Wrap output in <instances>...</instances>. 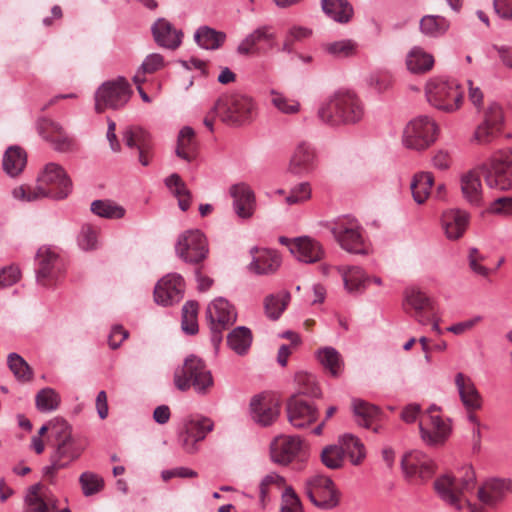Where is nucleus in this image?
<instances>
[{"label": "nucleus", "mask_w": 512, "mask_h": 512, "mask_svg": "<svg viewBox=\"0 0 512 512\" xmlns=\"http://www.w3.org/2000/svg\"><path fill=\"white\" fill-rule=\"evenodd\" d=\"M325 50L336 58H347L356 54L357 43L350 39L335 41L326 44Z\"/></svg>", "instance_id": "4d7b16f0"}, {"label": "nucleus", "mask_w": 512, "mask_h": 512, "mask_svg": "<svg viewBox=\"0 0 512 512\" xmlns=\"http://www.w3.org/2000/svg\"><path fill=\"white\" fill-rule=\"evenodd\" d=\"M91 211L100 217L109 219H120L125 214L122 206L109 200H96L92 202Z\"/></svg>", "instance_id": "603ef678"}, {"label": "nucleus", "mask_w": 512, "mask_h": 512, "mask_svg": "<svg viewBox=\"0 0 512 512\" xmlns=\"http://www.w3.org/2000/svg\"><path fill=\"white\" fill-rule=\"evenodd\" d=\"M317 168V154L308 142H300L289 159L287 171L293 176L305 177Z\"/></svg>", "instance_id": "aec40b11"}, {"label": "nucleus", "mask_w": 512, "mask_h": 512, "mask_svg": "<svg viewBox=\"0 0 512 512\" xmlns=\"http://www.w3.org/2000/svg\"><path fill=\"white\" fill-rule=\"evenodd\" d=\"M126 145L130 148L143 149L152 147L150 134L141 127H131L124 133Z\"/></svg>", "instance_id": "864d4df0"}, {"label": "nucleus", "mask_w": 512, "mask_h": 512, "mask_svg": "<svg viewBox=\"0 0 512 512\" xmlns=\"http://www.w3.org/2000/svg\"><path fill=\"white\" fill-rule=\"evenodd\" d=\"M174 384L180 391H187L191 387L199 393H206L213 385L211 372L205 363L194 355L188 356L183 366L174 373Z\"/></svg>", "instance_id": "423d86ee"}, {"label": "nucleus", "mask_w": 512, "mask_h": 512, "mask_svg": "<svg viewBox=\"0 0 512 512\" xmlns=\"http://www.w3.org/2000/svg\"><path fill=\"white\" fill-rule=\"evenodd\" d=\"M214 110L223 123L230 126H242L253 120L257 105L251 96L233 92L219 97L214 105Z\"/></svg>", "instance_id": "39448f33"}, {"label": "nucleus", "mask_w": 512, "mask_h": 512, "mask_svg": "<svg viewBox=\"0 0 512 512\" xmlns=\"http://www.w3.org/2000/svg\"><path fill=\"white\" fill-rule=\"evenodd\" d=\"M427 101L436 109L454 112L460 108L464 90L456 80L430 79L425 87Z\"/></svg>", "instance_id": "0eeeda50"}, {"label": "nucleus", "mask_w": 512, "mask_h": 512, "mask_svg": "<svg viewBox=\"0 0 512 512\" xmlns=\"http://www.w3.org/2000/svg\"><path fill=\"white\" fill-rule=\"evenodd\" d=\"M484 181L489 188L512 190V148L495 152L487 164L481 166Z\"/></svg>", "instance_id": "6e6552de"}, {"label": "nucleus", "mask_w": 512, "mask_h": 512, "mask_svg": "<svg viewBox=\"0 0 512 512\" xmlns=\"http://www.w3.org/2000/svg\"><path fill=\"white\" fill-rule=\"evenodd\" d=\"M290 300L291 295L285 290L266 296L264 298L266 316L271 320H277L287 308Z\"/></svg>", "instance_id": "37998d69"}, {"label": "nucleus", "mask_w": 512, "mask_h": 512, "mask_svg": "<svg viewBox=\"0 0 512 512\" xmlns=\"http://www.w3.org/2000/svg\"><path fill=\"white\" fill-rule=\"evenodd\" d=\"M280 414V400L272 394L263 393L254 396L250 401L252 420L261 426L274 423Z\"/></svg>", "instance_id": "6ab92c4d"}, {"label": "nucleus", "mask_w": 512, "mask_h": 512, "mask_svg": "<svg viewBox=\"0 0 512 512\" xmlns=\"http://www.w3.org/2000/svg\"><path fill=\"white\" fill-rule=\"evenodd\" d=\"M306 493L311 502L323 510L334 509L340 503L341 492L328 476L313 475L308 478Z\"/></svg>", "instance_id": "f8f14e48"}, {"label": "nucleus", "mask_w": 512, "mask_h": 512, "mask_svg": "<svg viewBox=\"0 0 512 512\" xmlns=\"http://www.w3.org/2000/svg\"><path fill=\"white\" fill-rule=\"evenodd\" d=\"M302 441L298 436L280 435L271 443V458L275 463L287 465L298 455Z\"/></svg>", "instance_id": "a878e982"}, {"label": "nucleus", "mask_w": 512, "mask_h": 512, "mask_svg": "<svg viewBox=\"0 0 512 512\" xmlns=\"http://www.w3.org/2000/svg\"><path fill=\"white\" fill-rule=\"evenodd\" d=\"M230 194L234 200V210L243 219L252 217L255 210V196L253 191L246 184L233 185Z\"/></svg>", "instance_id": "2f4dec72"}, {"label": "nucleus", "mask_w": 512, "mask_h": 512, "mask_svg": "<svg viewBox=\"0 0 512 512\" xmlns=\"http://www.w3.org/2000/svg\"><path fill=\"white\" fill-rule=\"evenodd\" d=\"M194 39L200 47L208 50H216L225 42L226 34L208 26H202L195 32Z\"/></svg>", "instance_id": "c03bdc74"}, {"label": "nucleus", "mask_w": 512, "mask_h": 512, "mask_svg": "<svg viewBox=\"0 0 512 512\" xmlns=\"http://www.w3.org/2000/svg\"><path fill=\"white\" fill-rule=\"evenodd\" d=\"M207 315L211 322L212 341L218 344L222 340V331L236 321L235 309L226 299L218 298L208 306Z\"/></svg>", "instance_id": "f3484780"}, {"label": "nucleus", "mask_w": 512, "mask_h": 512, "mask_svg": "<svg viewBox=\"0 0 512 512\" xmlns=\"http://www.w3.org/2000/svg\"><path fill=\"white\" fill-rule=\"evenodd\" d=\"M176 255L186 263L199 264L208 254L207 241L199 230H188L179 235Z\"/></svg>", "instance_id": "2eb2a0df"}, {"label": "nucleus", "mask_w": 512, "mask_h": 512, "mask_svg": "<svg viewBox=\"0 0 512 512\" xmlns=\"http://www.w3.org/2000/svg\"><path fill=\"white\" fill-rule=\"evenodd\" d=\"M164 66V59L162 55L153 53L148 55L143 61L142 65L133 77L136 85L143 84L146 81L145 75L152 74L160 70Z\"/></svg>", "instance_id": "8fccbe9b"}, {"label": "nucleus", "mask_w": 512, "mask_h": 512, "mask_svg": "<svg viewBox=\"0 0 512 512\" xmlns=\"http://www.w3.org/2000/svg\"><path fill=\"white\" fill-rule=\"evenodd\" d=\"M38 130L39 134L46 141L50 142L56 151L70 152L74 150V140L67 135L57 122L46 118L41 119L38 124Z\"/></svg>", "instance_id": "393cba45"}, {"label": "nucleus", "mask_w": 512, "mask_h": 512, "mask_svg": "<svg viewBox=\"0 0 512 512\" xmlns=\"http://www.w3.org/2000/svg\"><path fill=\"white\" fill-rule=\"evenodd\" d=\"M227 342L235 353L244 355L251 346L252 333L246 327H237L228 335Z\"/></svg>", "instance_id": "09e8293b"}, {"label": "nucleus", "mask_w": 512, "mask_h": 512, "mask_svg": "<svg viewBox=\"0 0 512 512\" xmlns=\"http://www.w3.org/2000/svg\"><path fill=\"white\" fill-rule=\"evenodd\" d=\"M449 27V21L445 17L438 15H426L420 20V31L430 37L444 35Z\"/></svg>", "instance_id": "de8ad7c7"}, {"label": "nucleus", "mask_w": 512, "mask_h": 512, "mask_svg": "<svg viewBox=\"0 0 512 512\" xmlns=\"http://www.w3.org/2000/svg\"><path fill=\"white\" fill-rule=\"evenodd\" d=\"M26 163L27 155L20 147L12 146L6 150L3 157V168L8 175L12 177L19 175Z\"/></svg>", "instance_id": "a19ab883"}, {"label": "nucleus", "mask_w": 512, "mask_h": 512, "mask_svg": "<svg viewBox=\"0 0 512 512\" xmlns=\"http://www.w3.org/2000/svg\"><path fill=\"white\" fill-rule=\"evenodd\" d=\"M330 232L345 251L352 254H368V245L364 240L362 227L356 219L340 218L331 224Z\"/></svg>", "instance_id": "9d476101"}, {"label": "nucleus", "mask_w": 512, "mask_h": 512, "mask_svg": "<svg viewBox=\"0 0 512 512\" xmlns=\"http://www.w3.org/2000/svg\"><path fill=\"white\" fill-rule=\"evenodd\" d=\"M24 502L26 512H57V498L40 483L28 488Z\"/></svg>", "instance_id": "b1692460"}, {"label": "nucleus", "mask_w": 512, "mask_h": 512, "mask_svg": "<svg viewBox=\"0 0 512 512\" xmlns=\"http://www.w3.org/2000/svg\"><path fill=\"white\" fill-rule=\"evenodd\" d=\"M469 224V214L463 210L450 209L443 212L441 217V225L445 236L449 240L460 239Z\"/></svg>", "instance_id": "c85d7f7f"}, {"label": "nucleus", "mask_w": 512, "mask_h": 512, "mask_svg": "<svg viewBox=\"0 0 512 512\" xmlns=\"http://www.w3.org/2000/svg\"><path fill=\"white\" fill-rule=\"evenodd\" d=\"M79 483L85 496L99 493L104 487V480L93 472H84L79 477Z\"/></svg>", "instance_id": "bf43d9fd"}, {"label": "nucleus", "mask_w": 512, "mask_h": 512, "mask_svg": "<svg viewBox=\"0 0 512 512\" xmlns=\"http://www.w3.org/2000/svg\"><path fill=\"white\" fill-rule=\"evenodd\" d=\"M289 422L296 428H303L317 419V410L297 396L290 398L287 404Z\"/></svg>", "instance_id": "cd10ccee"}, {"label": "nucleus", "mask_w": 512, "mask_h": 512, "mask_svg": "<svg viewBox=\"0 0 512 512\" xmlns=\"http://www.w3.org/2000/svg\"><path fill=\"white\" fill-rule=\"evenodd\" d=\"M481 122L503 130L504 112L502 107L496 102L488 103L483 109Z\"/></svg>", "instance_id": "6e6d98bb"}, {"label": "nucleus", "mask_w": 512, "mask_h": 512, "mask_svg": "<svg viewBox=\"0 0 512 512\" xmlns=\"http://www.w3.org/2000/svg\"><path fill=\"white\" fill-rule=\"evenodd\" d=\"M438 125L429 116L421 115L410 120L402 135L403 145L410 150L424 151L437 139Z\"/></svg>", "instance_id": "1a4fd4ad"}, {"label": "nucleus", "mask_w": 512, "mask_h": 512, "mask_svg": "<svg viewBox=\"0 0 512 512\" xmlns=\"http://www.w3.org/2000/svg\"><path fill=\"white\" fill-rule=\"evenodd\" d=\"M165 184L178 200V206L182 211L188 210L191 203V192L181 177L174 173L165 180Z\"/></svg>", "instance_id": "a18cd8bd"}, {"label": "nucleus", "mask_w": 512, "mask_h": 512, "mask_svg": "<svg viewBox=\"0 0 512 512\" xmlns=\"http://www.w3.org/2000/svg\"><path fill=\"white\" fill-rule=\"evenodd\" d=\"M364 115L360 98L352 91H338L318 109L319 119L329 125L355 124Z\"/></svg>", "instance_id": "7ed1b4c3"}, {"label": "nucleus", "mask_w": 512, "mask_h": 512, "mask_svg": "<svg viewBox=\"0 0 512 512\" xmlns=\"http://www.w3.org/2000/svg\"><path fill=\"white\" fill-rule=\"evenodd\" d=\"M37 282L44 287H52L57 284L64 272V264L56 251L47 246H42L36 254Z\"/></svg>", "instance_id": "4468645a"}, {"label": "nucleus", "mask_w": 512, "mask_h": 512, "mask_svg": "<svg viewBox=\"0 0 512 512\" xmlns=\"http://www.w3.org/2000/svg\"><path fill=\"white\" fill-rule=\"evenodd\" d=\"M322 9L340 23L348 22L353 15V8L346 0H322Z\"/></svg>", "instance_id": "49530a36"}, {"label": "nucleus", "mask_w": 512, "mask_h": 512, "mask_svg": "<svg viewBox=\"0 0 512 512\" xmlns=\"http://www.w3.org/2000/svg\"><path fill=\"white\" fill-rule=\"evenodd\" d=\"M59 403V395L51 388H44L36 395V407L42 412L55 410Z\"/></svg>", "instance_id": "052dcab7"}, {"label": "nucleus", "mask_w": 512, "mask_h": 512, "mask_svg": "<svg viewBox=\"0 0 512 512\" xmlns=\"http://www.w3.org/2000/svg\"><path fill=\"white\" fill-rule=\"evenodd\" d=\"M72 191V181L65 169L57 163L46 164L38 174L34 186L24 184L13 189L15 199L25 202L39 201L45 198L61 200Z\"/></svg>", "instance_id": "f257e3e1"}, {"label": "nucleus", "mask_w": 512, "mask_h": 512, "mask_svg": "<svg viewBox=\"0 0 512 512\" xmlns=\"http://www.w3.org/2000/svg\"><path fill=\"white\" fill-rule=\"evenodd\" d=\"M455 386L460 399L467 411H476L482 407V397L473 380L466 374L459 372L455 375Z\"/></svg>", "instance_id": "c756f323"}, {"label": "nucleus", "mask_w": 512, "mask_h": 512, "mask_svg": "<svg viewBox=\"0 0 512 512\" xmlns=\"http://www.w3.org/2000/svg\"><path fill=\"white\" fill-rule=\"evenodd\" d=\"M198 303L187 302L182 308V329L188 334H195L198 331L197 323Z\"/></svg>", "instance_id": "13d9d810"}, {"label": "nucleus", "mask_w": 512, "mask_h": 512, "mask_svg": "<svg viewBox=\"0 0 512 512\" xmlns=\"http://www.w3.org/2000/svg\"><path fill=\"white\" fill-rule=\"evenodd\" d=\"M214 423L204 416H191L184 421L183 430L179 436L181 447L187 453H195L197 444L205 439L213 430Z\"/></svg>", "instance_id": "dca6fc26"}, {"label": "nucleus", "mask_w": 512, "mask_h": 512, "mask_svg": "<svg viewBox=\"0 0 512 512\" xmlns=\"http://www.w3.org/2000/svg\"><path fill=\"white\" fill-rule=\"evenodd\" d=\"M295 380L301 394L311 397H319L321 395L320 388L316 383V378L312 374L298 372L295 376Z\"/></svg>", "instance_id": "0e129e2a"}, {"label": "nucleus", "mask_w": 512, "mask_h": 512, "mask_svg": "<svg viewBox=\"0 0 512 512\" xmlns=\"http://www.w3.org/2000/svg\"><path fill=\"white\" fill-rule=\"evenodd\" d=\"M343 454L347 455L353 465H359L366 457L364 444L352 434H345L339 439Z\"/></svg>", "instance_id": "79ce46f5"}, {"label": "nucleus", "mask_w": 512, "mask_h": 512, "mask_svg": "<svg viewBox=\"0 0 512 512\" xmlns=\"http://www.w3.org/2000/svg\"><path fill=\"white\" fill-rule=\"evenodd\" d=\"M249 269L259 275L275 273L281 265V257L275 250L255 249Z\"/></svg>", "instance_id": "c9c22d12"}, {"label": "nucleus", "mask_w": 512, "mask_h": 512, "mask_svg": "<svg viewBox=\"0 0 512 512\" xmlns=\"http://www.w3.org/2000/svg\"><path fill=\"white\" fill-rule=\"evenodd\" d=\"M463 197L473 205H480L483 198V188L479 174L475 170L465 172L460 178Z\"/></svg>", "instance_id": "e433bc0d"}, {"label": "nucleus", "mask_w": 512, "mask_h": 512, "mask_svg": "<svg viewBox=\"0 0 512 512\" xmlns=\"http://www.w3.org/2000/svg\"><path fill=\"white\" fill-rule=\"evenodd\" d=\"M270 98L272 105L282 113L296 114L300 110V104L298 101L289 99L281 93L271 91Z\"/></svg>", "instance_id": "338daca9"}, {"label": "nucleus", "mask_w": 512, "mask_h": 512, "mask_svg": "<svg viewBox=\"0 0 512 512\" xmlns=\"http://www.w3.org/2000/svg\"><path fill=\"white\" fill-rule=\"evenodd\" d=\"M132 93L124 77L106 81L95 92V111L103 113L107 109L118 110L128 103Z\"/></svg>", "instance_id": "9b49d317"}, {"label": "nucleus", "mask_w": 512, "mask_h": 512, "mask_svg": "<svg viewBox=\"0 0 512 512\" xmlns=\"http://www.w3.org/2000/svg\"><path fill=\"white\" fill-rule=\"evenodd\" d=\"M184 280L179 274H167L161 278L154 289V300L163 306L173 305L183 297Z\"/></svg>", "instance_id": "4be33fe9"}, {"label": "nucleus", "mask_w": 512, "mask_h": 512, "mask_svg": "<svg viewBox=\"0 0 512 512\" xmlns=\"http://www.w3.org/2000/svg\"><path fill=\"white\" fill-rule=\"evenodd\" d=\"M321 461L329 469H339L344 463L343 450L338 445H329L322 450Z\"/></svg>", "instance_id": "680f3d73"}, {"label": "nucleus", "mask_w": 512, "mask_h": 512, "mask_svg": "<svg viewBox=\"0 0 512 512\" xmlns=\"http://www.w3.org/2000/svg\"><path fill=\"white\" fill-rule=\"evenodd\" d=\"M475 486L476 475L472 467H466L460 476L444 474L434 482L438 497L458 512L465 508L467 494L473 492Z\"/></svg>", "instance_id": "20e7f679"}, {"label": "nucleus", "mask_w": 512, "mask_h": 512, "mask_svg": "<svg viewBox=\"0 0 512 512\" xmlns=\"http://www.w3.org/2000/svg\"><path fill=\"white\" fill-rule=\"evenodd\" d=\"M275 34L267 25L259 26L247 34L237 46V53L242 56H255L262 53L261 43H266L270 48L274 46Z\"/></svg>", "instance_id": "5701e85b"}, {"label": "nucleus", "mask_w": 512, "mask_h": 512, "mask_svg": "<svg viewBox=\"0 0 512 512\" xmlns=\"http://www.w3.org/2000/svg\"><path fill=\"white\" fill-rule=\"evenodd\" d=\"M353 412L360 425L372 429L375 433L380 432L381 426L376 423L381 420L382 412L377 406L363 400H354Z\"/></svg>", "instance_id": "72a5a7b5"}, {"label": "nucleus", "mask_w": 512, "mask_h": 512, "mask_svg": "<svg viewBox=\"0 0 512 512\" xmlns=\"http://www.w3.org/2000/svg\"><path fill=\"white\" fill-rule=\"evenodd\" d=\"M501 132L502 130L496 127L488 126L480 122L474 130L472 141L479 145H488L493 142Z\"/></svg>", "instance_id": "e2e57ef3"}, {"label": "nucleus", "mask_w": 512, "mask_h": 512, "mask_svg": "<svg viewBox=\"0 0 512 512\" xmlns=\"http://www.w3.org/2000/svg\"><path fill=\"white\" fill-rule=\"evenodd\" d=\"M402 469L407 477L426 480L434 472L433 463L419 451L406 453L401 461Z\"/></svg>", "instance_id": "bb28decb"}, {"label": "nucleus", "mask_w": 512, "mask_h": 512, "mask_svg": "<svg viewBox=\"0 0 512 512\" xmlns=\"http://www.w3.org/2000/svg\"><path fill=\"white\" fill-rule=\"evenodd\" d=\"M8 366L19 381L27 382L32 379V369L20 355L16 353L9 354Z\"/></svg>", "instance_id": "5fc2aeb1"}, {"label": "nucleus", "mask_w": 512, "mask_h": 512, "mask_svg": "<svg viewBox=\"0 0 512 512\" xmlns=\"http://www.w3.org/2000/svg\"><path fill=\"white\" fill-rule=\"evenodd\" d=\"M403 308L422 325L428 324L429 314L433 312V300L421 289L409 287L404 292Z\"/></svg>", "instance_id": "a211bd4d"}, {"label": "nucleus", "mask_w": 512, "mask_h": 512, "mask_svg": "<svg viewBox=\"0 0 512 512\" xmlns=\"http://www.w3.org/2000/svg\"><path fill=\"white\" fill-rule=\"evenodd\" d=\"M53 438L50 465L44 468V477L52 480L57 472L80 458L86 443L73 435L72 427L63 419H55L50 425Z\"/></svg>", "instance_id": "f03ea898"}, {"label": "nucleus", "mask_w": 512, "mask_h": 512, "mask_svg": "<svg viewBox=\"0 0 512 512\" xmlns=\"http://www.w3.org/2000/svg\"><path fill=\"white\" fill-rule=\"evenodd\" d=\"M434 183V177L430 172H419L414 175L410 189L413 199L418 204H423L428 199L431 188Z\"/></svg>", "instance_id": "ea45409f"}, {"label": "nucleus", "mask_w": 512, "mask_h": 512, "mask_svg": "<svg viewBox=\"0 0 512 512\" xmlns=\"http://www.w3.org/2000/svg\"><path fill=\"white\" fill-rule=\"evenodd\" d=\"M406 67L414 74L426 73L434 65V57L421 47H413L406 56Z\"/></svg>", "instance_id": "58836bf2"}, {"label": "nucleus", "mask_w": 512, "mask_h": 512, "mask_svg": "<svg viewBox=\"0 0 512 512\" xmlns=\"http://www.w3.org/2000/svg\"><path fill=\"white\" fill-rule=\"evenodd\" d=\"M281 242L288 246L290 252L301 262L315 263L323 259L325 250L322 244L309 236L294 239L281 238Z\"/></svg>", "instance_id": "412c9836"}, {"label": "nucleus", "mask_w": 512, "mask_h": 512, "mask_svg": "<svg viewBox=\"0 0 512 512\" xmlns=\"http://www.w3.org/2000/svg\"><path fill=\"white\" fill-rule=\"evenodd\" d=\"M311 33H312L311 30L306 27H301V26L292 27L288 31V33L283 41L281 50L283 52L291 53L293 51L294 43L308 38L311 35Z\"/></svg>", "instance_id": "774afa93"}, {"label": "nucleus", "mask_w": 512, "mask_h": 512, "mask_svg": "<svg viewBox=\"0 0 512 512\" xmlns=\"http://www.w3.org/2000/svg\"><path fill=\"white\" fill-rule=\"evenodd\" d=\"M335 269L342 277L345 290L350 294H362L370 284V275L359 266H337Z\"/></svg>", "instance_id": "7c9ffc66"}, {"label": "nucleus", "mask_w": 512, "mask_h": 512, "mask_svg": "<svg viewBox=\"0 0 512 512\" xmlns=\"http://www.w3.org/2000/svg\"><path fill=\"white\" fill-rule=\"evenodd\" d=\"M508 488L509 482L507 480L488 479L479 487L477 497L482 504L491 507L502 500Z\"/></svg>", "instance_id": "f704fd0d"}, {"label": "nucleus", "mask_w": 512, "mask_h": 512, "mask_svg": "<svg viewBox=\"0 0 512 512\" xmlns=\"http://www.w3.org/2000/svg\"><path fill=\"white\" fill-rule=\"evenodd\" d=\"M155 41L162 47L176 49L181 44L182 32L166 19H158L152 26Z\"/></svg>", "instance_id": "473e14b6"}, {"label": "nucleus", "mask_w": 512, "mask_h": 512, "mask_svg": "<svg viewBox=\"0 0 512 512\" xmlns=\"http://www.w3.org/2000/svg\"><path fill=\"white\" fill-rule=\"evenodd\" d=\"M421 438L429 445L443 444L448 438L451 427L448 420L440 414V408L431 405L419 421Z\"/></svg>", "instance_id": "ddd939ff"}, {"label": "nucleus", "mask_w": 512, "mask_h": 512, "mask_svg": "<svg viewBox=\"0 0 512 512\" xmlns=\"http://www.w3.org/2000/svg\"><path fill=\"white\" fill-rule=\"evenodd\" d=\"M317 357L320 363L330 371L333 376L341 373L343 362L340 354L332 347H325L318 351Z\"/></svg>", "instance_id": "3c124183"}, {"label": "nucleus", "mask_w": 512, "mask_h": 512, "mask_svg": "<svg viewBox=\"0 0 512 512\" xmlns=\"http://www.w3.org/2000/svg\"><path fill=\"white\" fill-rule=\"evenodd\" d=\"M312 196V188L309 182H301L291 188L285 198L288 205L302 204L308 201Z\"/></svg>", "instance_id": "69168bd1"}, {"label": "nucleus", "mask_w": 512, "mask_h": 512, "mask_svg": "<svg viewBox=\"0 0 512 512\" xmlns=\"http://www.w3.org/2000/svg\"><path fill=\"white\" fill-rule=\"evenodd\" d=\"M176 155L187 161L192 162L198 154V142L194 130L191 127H183L177 138Z\"/></svg>", "instance_id": "4c0bfd02"}]
</instances>
